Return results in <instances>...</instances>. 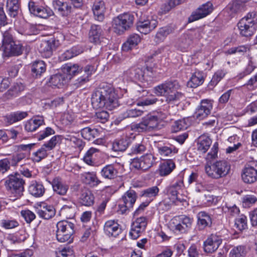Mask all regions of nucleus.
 <instances>
[{
  "mask_svg": "<svg viewBox=\"0 0 257 257\" xmlns=\"http://www.w3.org/2000/svg\"><path fill=\"white\" fill-rule=\"evenodd\" d=\"M105 6L104 1H95L92 10L95 19L100 22H102L104 18V13L105 11Z\"/></svg>",
  "mask_w": 257,
  "mask_h": 257,
  "instance_id": "c756f323",
  "label": "nucleus"
},
{
  "mask_svg": "<svg viewBox=\"0 0 257 257\" xmlns=\"http://www.w3.org/2000/svg\"><path fill=\"white\" fill-rule=\"evenodd\" d=\"M144 111L138 108H132L127 109L125 111L122 113V118H134L142 116Z\"/></svg>",
  "mask_w": 257,
  "mask_h": 257,
  "instance_id": "603ef678",
  "label": "nucleus"
},
{
  "mask_svg": "<svg viewBox=\"0 0 257 257\" xmlns=\"http://www.w3.org/2000/svg\"><path fill=\"white\" fill-rule=\"evenodd\" d=\"M56 238L60 242H68L70 243L73 241L72 237L74 233V224L70 222L62 220L57 223L56 225Z\"/></svg>",
  "mask_w": 257,
  "mask_h": 257,
  "instance_id": "39448f33",
  "label": "nucleus"
},
{
  "mask_svg": "<svg viewBox=\"0 0 257 257\" xmlns=\"http://www.w3.org/2000/svg\"><path fill=\"white\" fill-rule=\"evenodd\" d=\"M28 115L27 111H17L11 112L5 117V121L8 124H12L19 121Z\"/></svg>",
  "mask_w": 257,
  "mask_h": 257,
  "instance_id": "c85d7f7f",
  "label": "nucleus"
},
{
  "mask_svg": "<svg viewBox=\"0 0 257 257\" xmlns=\"http://www.w3.org/2000/svg\"><path fill=\"white\" fill-rule=\"evenodd\" d=\"M82 137L88 141L93 140L94 139L98 138L99 136L97 129L91 128L89 127H86L82 128L81 131Z\"/></svg>",
  "mask_w": 257,
  "mask_h": 257,
  "instance_id": "c03bdc74",
  "label": "nucleus"
},
{
  "mask_svg": "<svg viewBox=\"0 0 257 257\" xmlns=\"http://www.w3.org/2000/svg\"><path fill=\"white\" fill-rule=\"evenodd\" d=\"M44 124V120L43 117L38 116L30 119L25 124V128L27 132H33L39 126Z\"/></svg>",
  "mask_w": 257,
  "mask_h": 257,
  "instance_id": "f704fd0d",
  "label": "nucleus"
},
{
  "mask_svg": "<svg viewBox=\"0 0 257 257\" xmlns=\"http://www.w3.org/2000/svg\"><path fill=\"white\" fill-rule=\"evenodd\" d=\"M184 187L183 178L182 176H178L175 179L172 183L165 189V193L168 196L172 202L176 203L177 201L181 202L178 199L179 192Z\"/></svg>",
  "mask_w": 257,
  "mask_h": 257,
  "instance_id": "9d476101",
  "label": "nucleus"
},
{
  "mask_svg": "<svg viewBox=\"0 0 257 257\" xmlns=\"http://www.w3.org/2000/svg\"><path fill=\"white\" fill-rule=\"evenodd\" d=\"M68 79L65 74H56L51 76L49 82L52 86L60 88L67 83Z\"/></svg>",
  "mask_w": 257,
  "mask_h": 257,
  "instance_id": "c9c22d12",
  "label": "nucleus"
},
{
  "mask_svg": "<svg viewBox=\"0 0 257 257\" xmlns=\"http://www.w3.org/2000/svg\"><path fill=\"white\" fill-rule=\"evenodd\" d=\"M135 17L130 13H123L119 15L113 20V28L115 31L119 34L129 29L134 22Z\"/></svg>",
  "mask_w": 257,
  "mask_h": 257,
  "instance_id": "0eeeda50",
  "label": "nucleus"
},
{
  "mask_svg": "<svg viewBox=\"0 0 257 257\" xmlns=\"http://www.w3.org/2000/svg\"><path fill=\"white\" fill-rule=\"evenodd\" d=\"M207 176L214 179H218L225 177L229 172L230 166L225 160L217 161L205 167Z\"/></svg>",
  "mask_w": 257,
  "mask_h": 257,
  "instance_id": "20e7f679",
  "label": "nucleus"
},
{
  "mask_svg": "<svg viewBox=\"0 0 257 257\" xmlns=\"http://www.w3.org/2000/svg\"><path fill=\"white\" fill-rule=\"evenodd\" d=\"M63 70L68 74V79H70L71 76L80 73L81 68L78 64H67L63 68Z\"/></svg>",
  "mask_w": 257,
  "mask_h": 257,
  "instance_id": "8fccbe9b",
  "label": "nucleus"
},
{
  "mask_svg": "<svg viewBox=\"0 0 257 257\" xmlns=\"http://www.w3.org/2000/svg\"><path fill=\"white\" fill-rule=\"evenodd\" d=\"M128 140L126 138L115 140L112 144V150L115 152L124 151L128 146Z\"/></svg>",
  "mask_w": 257,
  "mask_h": 257,
  "instance_id": "09e8293b",
  "label": "nucleus"
},
{
  "mask_svg": "<svg viewBox=\"0 0 257 257\" xmlns=\"http://www.w3.org/2000/svg\"><path fill=\"white\" fill-rule=\"evenodd\" d=\"M181 4L180 1H166V2L161 6L159 13L161 15L165 14L175 6L179 5Z\"/></svg>",
  "mask_w": 257,
  "mask_h": 257,
  "instance_id": "13d9d810",
  "label": "nucleus"
},
{
  "mask_svg": "<svg viewBox=\"0 0 257 257\" xmlns=\"http://www.w3.org/2000/svg\"><path fill=\"white\" fill-rule=\"evenodd\" d=\"M51 184L54 192L60 195H65L69 189L68 185L63 183L59 178H55Z\"/></svg>",
  "mask_w": 257,
  "mask_h": 257,
  "instance_id": "cd10ccee",
  "label": "nucleus"
},
{
  "mask_svg": "<svg viewBox=\"0 0 257 257\" xmlns=\"http://www.w3.org/2000/svg\"><path fill=\"white\" fill-rule=\"evenodd\" d=\"M47 151L48 150L42 146L41 148L33 153L32 158L33 161L38 163L40 162L48 156Z\"/></svg>",
  "mask_w": 257,
  "mask_h": 257,
  "instance_id": "3c124183",
  "label": "nucleus"
},
{
  "mask_svg": "<svg viewBox=\"0 0 257 257\" xmlns=\"http://www.w3.org/2000/svg\"><path fill=\"white\" fill-rule=\"evenodd\" d=\"M137 198L136 192L130 189L126 191L120 199L119 204L120 211L122 213H125L127 210L133 207Z\"/></svg>",
  "mask_w": 257,
  "mask_h": 257,
  "instance_id": "f8f14e48",
  "label": "nucleus"
},
{
  "mask_svg": "<svg viewBox=\"0 0 257 257\" xmlns=\"http://www.w3.org/2000/svg\"><path fill=\"white\" fill-rule=\"evenodd\" d=\"M80 200L82 205L90 206L94 203V196L91 190L83 189L81 191Z\"/></svg>",
  "mask_w": 257,
  "mask_h": 257,
  "instance_id": "7c9ffc66",
  "label": "nucleus"
},
{
  "mask_svg": "<svg viewBox=\"0 0 257 257\" xmlns=\"http://www.w3.org/2000/svg\"><path fill=\"white\" fill-rule=\"evenodd\" d=\"M36 145V144L34 143L28 145H20L18 146V152H22V154H25L26 157L30 154L31 151Z\"/></svg>",
  "mask_w": 257,
  "mask_h": 257,
  "instance_id": "69168bd1",
  "label": "nucleus"
},
{
  "mask_svg": "<svg viewBox=\"0 0 257 257\" xmlns=\"http://www.w3.org/2000/svg\"><path fill=\"white\" fill-rule=\"evenodd\" d=\"M82 52L83 50L81 48L74 47L63 53L60 57V59L61 61H65L76 56Z\"/></svg>",
  "mask_w": 257,
  "mask_h": 257,
  "instance_id": "a18cd8bd",
  "label": "nucleus"
},
{
  "mask_svg": "<svg viewBox=\"0 0 257 257\" xmlns=\"http://www.w3.org/2000/svg\"><path fill=\"white\" fill-rule=\"evenodd\" d=\"M31 71L34 77H39L45 72L46 65L43 61H36L32 66Z\"/></svg>",
  "mask_w": 257,
  "mask_h": 257,
  "instance_id": "37998d69",
  "label": "nucleus"
},
{
  "mask_svg": "<svg viewBox=\"0 0 257 257\" xmlns=\"http://www.w3.org/2000/svg\"><path fill=\"white\" fill-rule=\"evenodd\" d=\"M147 225V219L145 217H140L134 221L132 225L130 235L133 239L138 238L146 229Z\"/></svg>",
  "mask_w": 257,
  "mask_h": 257,
  "instance_id": "a211bd4d",
  "label": "nucleus"
},
{
  "mask_svg": "<svg viewBox=\"0 0 257 257\" xmlns=\"http://www.w3.org/2000/svg\"><path fill=\"white\" fill-rule=\"evenodd\" d=\"M2 227L7 229H13L19 225V222L16 219H3L1 220Z\"/></svg>",
  "mask_w": 257,
  "mask_h": 257,
  "instance_id": "680f3d73",
  "label": "nucleus"
},
{
  "mask_svg": "<svg viewBox=\"0 0 257 257\" xmlns=\"http://www.w3.org/2000/svg\"><path fill=\"white\" fill-rule=\"evenodd\" d=\"M175 167V164L172 159H167L160 165L158 173L162 177L167 176L173 171Z\"/></svg>",
  "mask_w": 257,
  "mask_h": 257,
  "instance_id": "a878e982",
  "label": "nucleus"
},
{
  "mask_svg": "<svg viewBox=\"0 0 257 257\" xmlns=\"http://www.w3.org/2000/svg\"><path fill=\"white\" fill-rule=\"evenodd\" d=\"M212 144V141L209 137L206 136H200L197 141V151L204 154L207 152Z\"/></svg>",
  "mask_w": 257,
  "mask_h": 257,
  "instance_id": "bb28decb",
  "label": "nucleus"
},
{
  "mask_svg": "<svg viewBox=\"0 0 257 257\" xmlns=\"http://www.w3.org/2000/svg\"><path fill=\"white\" fill-rule=\"evenodd\" d=\"M24 86L22 83H16L8 90V93L11 96H16L24 90Z\"/></svg>",
  "mask_w": 257,
  "mask_h": 257,
  "instance_id": "0e129e2a",
  "label": "nucleus"
},
{
  "mask_svg": "<svg viewBox=\"0 0 257 257\" xmlns=\"http://www.w3.org/2000/svg\"><path fill=\"white\" fill-rule=\"evenodd\" d=\"M55 8L62 16H67L69 15L72 9L71 3L68 2L55 1Z\"/></svg>",
  "mask_w": 257,
  "mask_h": 257,
  "instance_id": "79ce46f5",
  "label": "nucleus"
},
{
  "mask_svg": "<svg viewBox=\"0 0 257 257\" xmlns=\"http://www.w3.org/2000/svg\"><path fill=\"white\" fill-rule=\"evenodd\" d=\"M5 183L8 190L14 194L16 199L20 198L23 195L25 182L20 174L9 175Z\"/></svg>",
  "mask_w": 257,
  "mask_h": 257,
  "instance_id": "423d86ee",
  "label": "nucleus"
},
{
  "mask_svg": "<svg viewBox=\"0 0 257 257\" xmlns=\"http://www.w3.org/2000/svg\"><path fill=\"white\" fill-rule=\"evenodd\" d=\"M26 158L25 154H22V152H18L15 155H14L11 158L9 159L10 162V164L12 166H16L18 163L22 160Z\"/></svg>",
  "mask_w": 257,
  "mask_h": 257,
  "instance_id": "338daca9",
  "label": "nucleus"
},
{
  "mask_svg": "<svg viewBox=\"0 0 257 257\" xmlns=\"http://www.w3.org/2000/svg\"><path fill=\"white\" fill-rule=\"evenodd\" d=\"M58 46V41L54 38L48 40H44L41 42L38 49L43 57L50 58L53 54V51L55 50Z\"/></svg>",
  "mask_w": 257,
  "mask_h": 257,
  "instance_id": "dca6fc26",
  "label": "nucleus"
},
{
  "mask_svg": "<svg viewBox=\"0 0 257 257\" xmlns=\"http://www.w3.org/2000/svg\"><path fill=\"white\" fill-rule=\"evenodd\" d=\"M100 173L103 177L107 179H113L118 176V171L112 165H108L103 167Z\"/></svg>",
  "mask_w": 257,
  "mask_h": 257,
  "instance_id": "4c0bfd02",
  "label": "nucleus"
},
{
  "mask_svg": "<svg viewBox=\"0 0 257 257\" xmlns=\"http://www.w3.org/2000/svg\"><path fill=\"white\" fill-rule=\"evenodd\" d=\"M154 90L157 95L165 96L168 104H175L184 97L180 91L181 85L177 80L165 81L154 87Z\"/></svg>",
  "mask_w": 257,
  "mask_h": 257,
  "instance_id": "f03ea898",
  "label": "nucleus"
},
{
  "mask_svg": "<svg viewBox=\"0 0 257 257\" xmlns=\"http://www.w3.org/2000/svg\"><path fill=\"white\" fill-rule=\"evenodd\" d=\"M143 68L133 67L124 72V75L132 80L144 81Z\"/></svg>",
  "mask_w": 257,
  "mask_h": 257,
  "instance_id": "2f4dec72",
  "label": "nucleus"
},
{
  "mask_svg": "<svg viewBox=\"0 0 257 257\" xmlns=\"http://www.w3.org/2000/svg\"><path fill=\"white\" fill-rule=\"evenodd\" d=\"M239 34L242 37H251L257 29V12L248 13L237 24Z\"/></svg>",
  "mask_w": 257,
  "mask_h": 257,
  "instance_id": "7ed1b4c3",
  "label": "nucleus"
},
{
  "mask_svg": "<svg viewBox=\"0 0 257 257\" xmlns=\"http://www.w3.org/2000/svg\"><path fill=\"white\" fill-rule=\"evenodd\" d=\"M28 191L33 196L39 198L44 195L46 189L42 183L34 181L30 185Z\"/></svg>",
  "mask_w": 257,
  "mask_h": 257,
  "instance_id": "b1692460",
  "label": "nucleus"
},
{
  "mask_svg": "<svg viewBox=\"0 0 257 257\" xmlns=\"http://www.w3.org/2000/svg\"><path fill=\"white\" fill-rule=\"evenodd\" d=\"M159 189L157 186H153L144 190L141 192L140 196L149 198L151 201L158 195Z\"/></svg>",
  "mask_w": 257,
  "mask_h": 257,
  "instance_id": "de8ad7c7",
  "label": "nucleus"
},
{
  "mask_svg": "<svg viewBox=\"0 0 257 257\" xmlns=\"http://www.w3.org/2000/svg\"><path fill=\"white\" fill-rule=\"evenodd\" d=\"M246 253V248L243 245L234 247L230 251V257H244Z\"/></svg>",
  "mask_w": 257,
  "mask_h": 257,
  "instance_id": "bf43d9fd",
  "label": "nucleus"
},
{
  "mask_svg": "<svg viewBox=\"0 0 257 257\" xmlns=\"http://www.w3.org/2000/svg\"><path fill=\"white\" fill-rule=\"evenodd\" d=\"M103 37V31L100 26L93 24L89 32V41L95 44L100 43V39Z\"/></svg>",
  "mask_w": 257,
  "mask_h": 257,
  "instance_id": "393cba45",
  "label": "nucleus"
},
{
  "mask_svg": "<svg viewBox=\"0 0 257 257\" xmlns=\"http://www.w3.org/2000/svg\"><path fill=\"white\" fill-rule=\"evenodd\" d=\"M166 118V114L162 112L150 113L143 118L151 130L160 129V123Z\"/></svg>",
  "mask_w": 257,
  "mask_h": 257,
  "instance_id": "4468645a",
  "label": "nucleus"
},
{
  "mask_svg": "<svg viewBox=\"0 0 257 257\" xmlns=\"http://www.w3.org/2000/svg\"><path fill=\"white\" fill-rule=\"evenodd\" d=\"M188 127V124L185 119L176 120L172 126V131L174 133L185 130Z\"/></svg>",
  "mask_w": 257,
  "mask_h": 257,
  "instance_id": "e2e57ef3",
  "label": "nucleus"
},
{
  "mask_svg": "<svg viewBox=\"0 0 257 257\" xmlns=\"http://www.w3.org/2000/svg\"><path fill=\"white\" fill-rule=\"evenodd\" d=\"M96 70V66L93 64H88L84 68H81L80 73H84L78 80L82 84L89 80V77L95 72Z\"/></svg>",
  "mask_w": 257,
  "mask_h": 257,
  "instance_id": "72a5a7b5",
  "label": "nucleus"
},
{
  "mask_svg": "<svg viewBox=\"0 0 257 257\" xmlns=\"http://www.w3.org/2000/svg\"><path fill=\"white\" fill-rule=\"evenodd\" d=\"M99 152V150L94 148H91L85 154L83 161L87 164L91 166L94 165V161L93 160V156L95 153Z\"/></svg>",
  "mask_w": 257,
  "mask_h": 257,
  "instance_id": "6e6d98bb",
  "label": "nucleus"
},
{
  "mask_svg": "<svg viewBox=\"0 0 257 257\" xmlns=\"http://www.w3.org/2000/svg\"><path fill=\"white\" fill-rule=\"evenodd\" d=\"M174 28L171 26H166L160 28L155 36L156 43L163 42L166 38L174 32Z\"/></svg>",
  "mask_w": 257,
  "mask_h": 257,
  "instance_id": "e433bc0d",
  "label": "nucleus"
},
{
  "mask_svg": "<svg viewBox=\"0 0 257 257\" xmlns=\"http://www.w3.org/2000/svg\"><path fill=\"white\" fill-rule=\"evenodd\" d=\"M226 71L224 70H218L213 75L211 80L209 86L214 87L224 77L226 73Z\"/></svg>",
  "mask_w": 257,
  "mask_h": 257,
  "instance_id": "4d7b16f0",
  "label": "nucleus"
},
{
  "mask_svg": "<svg viewBox=\"0 0 257 257\" xmlns=\"http://www.w3.org/2000/svg\"><path fill=\"white\" fill-rule=\"evenodd\" d=\"M160 156L162 157H172L177 153L178 150L172 145L163 146L158 145L157 147Z\"/></svg>",
  "mask_w": 257,
  "mask_h": 257,
  "instance_id": "a19ab883",
  "label": "nucleus"
},
{
  "mask_svg": "<svg viewBox=\"0 0 257 257\" xmlns=\"http://www.w3.org/2000/svg\"><path fill=\"white\" fill-rule=\"evenodd\" d=\"M140 41L141 38L139 35L133 34L128 37L126 42L123 44L122 49L124 51H129L133 47L137 46Z\"/></svg>",
  "mask_w": 257,
  "mask_h": 257,
  "instance_id": "58836bf2",
  "label": "nucleus"
},
{
  "mask_svg": "<svg viewBox=\"0 0 257 257\" xmlns=\"http://www.w3.org/2000/svg\"><path fill=\"white\" fill-rule=\"evenodd\" d=\"M156 158L152 154H146L141 158L132 159L131 165L136 169L146 171L151 168Z\"/></svg>",
  "mask_w": 257,
  "mask_h": 257,
  "instance_id": "ddd939ff",
  "label": "nucleus"
},
{
  "mask_svg": "<svg viewBox=\"0 0 257 257\" xmlns=\"http://www.w3.org/2000/svg\"><path fill=\"white\" fill-rule=\"evenodd\" d=\"M204 80L203 73L200 71H196L193 74L188 82L187 85L190 87L196 88L201 85L203 83Z\"/></svg>",
  "mask_w": 257,
  "mask_h": 257,
  "instance_id": "ea45409f",
  "label": "nucleus"
},
{
  "mask_svg": "<svg viewBox=\"0 0 257 257\" xmlns=\"http://www.w3.org/2000/svg\"><path fill=\"white\" fill-rule=\"evenodd\" d=\"M213 10V6L210 1L201 5L195 11L193 12L190 16L188 18L189 23L202 19L209 15Z\"/></svg>",
  "mask_w": 257,
  "mask_h": 257,
  "instance_id": "2eb2a0df",
  "label": "nucleus"
},
{
  "mask_svg": "<svg viewBox=\"0 0 257 257\" xmlns=\"http://www.w3.org/2000/svg\"><path fill=\"white\" fill-rule=\"evenodd\" d=\"M221 237L216 234H210L203 243L204 251L211 253L215 252L221 244Z\"/></svg>",
  "mask_w": 257,
  "mask_h": 257,
  "instance_id": "f3484780",
  "label": "nucleus"
},
{
  "mask_svg": "<svg viewBox=\"0 0 257 257\" xmlns=\"http://www.w3.org/2000/svg\"><path fill=\"white\" fill-rule=\"evenodd\" d=\"M241 178L246 184H251L257 181V161L246 164L242 170Z\"/></svg>",
  "mask_w": 257,
  "mask_h": 257,
  "instance_id": "9b49d317",
  "label": "nucleus"
},
{
  "mask_svg": "<svg viewBox=\"0 0 257 257\" xmlns=\"http://www.w3.org/2000/svg\"><path fill=\"white\" fill-rule=\"evenodd\" d=\"M171 221V225L174 231L185 233L191 228L193 219L185 215H180L174 217Z\"/></svg>",
  "mask_w": 257,
  "mask_h": 257,
  "instance_id": "1a4fd4ad",
  "label": "nucleus"
},
{
  "mask_svg": "<svg viewBox=\"0 0 257 257\" xmlns=\"http://www.w3.org/2000/svg\"><path fill=\"white\" fill-rule=\"evenodd\" d=\"M3 48L4 55L8 57L21 55L23 52L22 44L16 40Z\"/></svg>",
  "mask_w": 257,
  "mask_h": 257,
  "instance_id": "6ab92c4d",
  "label": "nucleus"
},
{
  "mask_svg": "<svg viewBox=\"0 0 257 257\" xmlns=\"http://www.w3.org/2000/svg\"><path fill=\"white\" fill-rule=\"evenodd\" d=\"M91 103L95 109L105 108L111 110L118 106V95L112 86L105 82L100 84L92 93Z\"/></svg>",
  "mask_w": 257,
  "mask_h": 257,
  "instance_id": "f257e3e1",
  "label": "nucleus"
},
{
  "mask_svg": "<svg viewBox=\"0 0 257 257\" xmlns=\"http://www.w3.org/2000/svg\"><path fill=\"white\" fill-rule=\"evenodd\" d=\"M20 8L19 1H7V8L9 11V15L12 17H15L18 14Z\"/></svg>",
  "mask_w": 257,
  "mask_h": 257,
  "instance_id": "864d4df0",
  "label": "nucleus"
},
{
  "mask_svg": "<svg viewBox=\"0 0 257 257\" xmlns=\"http://www.w3.org/2000/svg\"><path fill=\"white\" fill-rule=\"evenodd\" d=\"M104 231L109 236H117L121 231L119 224L114 220L107 221L104 225Z\"/></svg>",
  "mask_w": 257,
  "mask_h": 257,
  "instance_id": "aec40b11",
  "label": "nucleus"
},
{
  "mask_svg": "<svg viewBox=\"0 0 257 257\" xmlns=\"http://www.w3.org/2000/svg\"><path fill=\"white\" fill-rule=\"evenodd\" d=\"M235 225L240 231L245 229L247 227L246 217L243 215L240 216V217L236 219Z\"/></svg>",
  "mask_w": 257,
  "mask_h": 257,
  "instance_id": "774afa93",
  "label": "nucleus"
},
{
  "mask_svg": "<svg viewBox=\"0 0 257 257\" xmlns=\"http://www.w3.org/2000/svg\"><path fill=\"white\" fill-rule=\"evenodd\" d=\"M158 23L154 17L142 14L137 23V29L141 33L148 34L157 27Z\"/></svg>",
  "mask_w": 257,
  "mask_h": 257,
  "instance_id": "6e6552de",
  "label": "nucleus"
},
{
  "mask_svg": "<svg viewBox=\"0 0 257 257\" xmlns=\"http://www.w3.org/2000/svg\"><path fill=\"white\" fill-rule=\"evenodd\" d=\"M61 141L60 136H53L48 142L45 143L43 146L48 150H53Z\"/></svg>",
  "mask_w": 257,
  "mask_h": 257,
  "instance_id": "052dcab7",
  "label": "nucleus"
},
{
  "mask_svg": "<svg viewBox=\"0 0 257 257\" xmlns=\"http://www.w3.org/2000/svg\"><path fill=\"white\" fill-rule=\"evenodd\" d=\"M56 210L52 205H45L38 209L37 214L40 217L44 219H49L54 216Z\"/></svg>",
  "mask_w": 257,
  "mask_h": 257,
  "instance_id": "473e14b6",
  "label": "nucleus"
},
{
  "mask_svg": "<svg viewBox=\"0 0 257 257\" xmlns=\"http://www.w3.org/2000/svg\"><path fill=\"white\" fill-rule=\"evenodd\" d=\"M212 108V101L208 99L202 100L199 107L196 111V116L198 118H203L210 113Z\"/></svg>",
  "mask_w": 257,
  "mask_h": 257,
  "instance_id": "4be33fe9",
  "label": "nucleus"
},
{
  "mask_svg": "<svg viewBox=\"0 0 257 257\" xmlns=\"http://www.w3.org/2000/svg\"><path fill=\"white\" fill-rule=\"evenodd\" d=\"M245 4L243 1H231L230 2L226 9L231 14H236L244 10Z\"/></svg>",
  "mask_w": 257,
  "mask_h": 257,
  "instance_id": "49530a36",
  "label": "nucleus"
},
{
  "mask_svg": "<svg viewBox=\"0 0 257 257\" xmlns=\"http://www.w3.org/2000/svg\"><path fill=\"white\" fill-rule=\"evenodd\" d=\"M16 41L13 35V30L11 28L9 29L3 33L2 47L12 43Z\"/></svg>",
  "mask_w": 257,
  "mask_h": 257,
  "instance_id": "5fc2aeb1",
  "label": "nucleus"
},
{
  "mask_svg": "<svg viewBox=\"0 0 257 257\" xmlns=\"http://www.w3.org/2000/svg\"><path fill=\"white\" fill-rule=\"evenodd\" d=\"M197 227L199 230H203L212 224V219L210 215L205 211H200L197 215Z\"/></svg>",
  "mask_w": 257,
  "mask_h": 257,
  "instance_id": "412c9836",
  "label": "nucleus"
},
{
  "mask_svg": "<svg viewBox=\"0 0 257 257\" xmlns=\"http://www.w3.org/2000/svg\"><path fill=\"white\" fill-rule=\"evenodd\" d=\"M81 176L82 182L91 187H96L101 183L95 172H85L82 174Z\"/></svg>",
  "mask_w": 257,
  "mask_h": 257,
  "instance_id": "5701e85b",
  "label": "nucleus"
}]
</instances>
